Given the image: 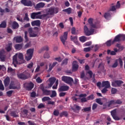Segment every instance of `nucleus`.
Masks as SVG:
<instances>
[{
	"label": "nucleus",
	"instance_id": "1",
	"mask_svg": "<svg viewBox=\"0 0 125 125\" xmlns=\"http://www.w3.org/2000/svg\"><path fill=\"white\" fill-rule=\"evenodd\" d=\"M88 22L90 24L91 28L89 29L86 25H84L83 31L84 34L85 35V36H87V37H89V36H91L94 34V32L95 31L94 29L99 28V25L97 23H93V19L92 18H89L88 20ZM92 28H94V29Z\"/></svg>",
	"mask_w": 125,
	"mask_h": 125
},
{
	"label": "nucleus",
	"instance_id": "2",
	"mask_svg": "<svg viewBox=\"0 0 125 125\" xmlns=\"http://www.w3.org/2000/svg\"><path fill=\"white\" fill-rule=\"evenodd\" d=\"M46 13H48V15H54V14H57L59 12V8L51 7L45 9Z\"/></svg>",
	"mask_w": 125,
	"mask_h": 125
},
{
	"label": "nucleus",
	"instance_id": "3",
	"mask_svg": "<svg viewBox=\"0 0 125 125\" xmlns=\"http://www.w3.org/2000/svg\"><path fill=\"white\" fill-rule=\"evenodd\" d=\"M17 77L19 79L21 80H27V79H29V76H30V74L27 72V71H25L24 72L17 74Z\"/></svg>",
	"mask_w": 125,
	"mask_h": 125
},
{
	"label": "nucleus",
	"instance_id": "4",
	"mask_svg": "<svg viewBox=\"0 0 125 125\" xmlns=\"http://www.w3.org/2000/svg\"><path fill=\"white\" fill-rule=\"evenodd\" d=\"M34 54V49H29L26 51V55L25 56V59L27 61H30L33 57Z\"/></svg>",
	"mask_w": 125,
	"mask_h": 125
},
{
	"label": "nucleus",
	"instance_id": "5",
	"mask_svg": "<svg viewBox=\"0 0 125 125\" xmlns=\"http://www.w3.org/2000/svg\"><path fill=\"white\" fill-rule=\"evenodd\" d=\"M62 81L65 83H68V84H72V83L74 82L73 78L70 77L62 76Z\"/></svg>",
	"mask_w": 125,
	"mask_h": 125
},
{
	"label": "nucleus",
	"instance_id": "6",
	"mask_svg": "<svg viewBox=\"0 0 125 125\" xmlns=\"http://www.w3.org/2000/svg\"><path fill=\"white\" fill-rule=\"evenodd\" d=\"M60 39L63 45H65V42L68 39V32H64L63 35L60 36Z\"/></svg>",
	"mask_w": 125,
	"mask_h": 125
},
{
	"label": "nucleus",
	"instance_id": "7",
	"mask_svg": "<svg viewBox=\"0 0 125 125\" xmlns=\"http://www.w3.org/2000/svg\"><path fill=\"white\" fill-rule=\"evenodd\" d=\"M28 32L29 34L30 38H38L39 37L37 31L33 30L32 28H29L28 29Z\"/></svg>",
	"mask_w": 125,
	"mask_h": 125
},
{
	"label": "nucleus",
	"instance_id": "8",
	"mask_svg": "<svg viewBox=\"0 0 125 125\" xmlns=\"http://www.w3.org/2000/svg\"><path fill=\"white\" fill-rule=\"evenodd\" d=\"M111 115L115 121H120L122 120V117H119L117 116V110L116 109H114L111 111Z\"/></svg>",
	"mask_w": 125,
	"mask_h": 125
},
{
	"label": "nucleus",
	"instance_id": "9",
	"mask_svg": "<svg viewBox=\"0 0 125 125\" xmlns=\"http://www.w3.org/2000/svg\"><path fill=\"white\" fill-rule=\"evenodd\" d=\"M42 14V12H33L30 14L31 19H40V15Z\"/></svg>",
	"mask_w": 125,
	"mask_h": 125
},
{
	"label": "nucleus",
	"instance_id": "10",
	"mask_svg": "<svg viewBox=\"0 0 125 125\" xmlns=\"http://www.w3.org/2000/svg\"><path fill=\"white\" fill-rule=\"evenodd\" d=\"M124 83V82L121 80H115L113 81L111 83V85L114 87H117V86H121V84Z\"/></svg>",
	"mask_w": 125,
	"mask_h": 125
},
{
	"label": "nucleus",
	"instance_id": "11",
	"mask_svg": "<svg viewBox=\"0 0 125 125\" xmlns=\"http://www.w3.org/2000/svg\"><path fill=\"white\" fill-rule=\"evenodd\" d=\"M24 85L26 90H28L29 91H30V90H32V89L34 88V83H33L32 82L29 83H25L24 84Z\"/></svg>",
	"mask_w": 125,
	"mask_h": 125
},
{
	"label": "nucleus",
	"instance_id": "12",
	"mask_svg": "<svg viewBox=\"0 0 125 125\" xmlns=\"http://www.w3.org/2000/svg\"><path fill=\"white\" fill-rule=\"evenodd\" d=\"M71 109L74 113H79L80 111H81L82 107L77 104H74L73 107H71Z\"/></svg>",
	"mask_w": 125,
	"mask_h": 125
},
{
	"label": "nucleus",
	"instance_id": "13",
	"mask_svg": "<svg viewBox=\"0 0 125 125\" xmlns=\"http://www.w3.org/2000/svg\"><path fill=\"white\" fill-rule=\"evenodd\" d=\"M21 3L25 6H33V2L32 1H27V0H21Z\"/></svg>",
	"mask_w": 125,
	"mask_h": 125
},
{
	"label": "nucleus",
	"instance_id": "14",
	"mask_svg": "<svg viewBox=\"0 0 125 125\" xmlns=\"http://www.w3.org/2000/svg\"><path fill=\"white\" fill-rule=\"evenodd\" d=\"M56 81V78H55V77L50 78L49 79V82L50 83L48 84V88L51 87V86L53 85L54 83H55Z\"/></svg>",
	"mask_w": 125,
	"mask_h": 125
},
{
	"label": "nucleus",
	"instance_id": "15",
	"mask_svg": "<svg viewBox=\"0 0 125 125\" xmlns=\"http://www.w3.org/2000/svg\"><path fill=\"white\" fill-rule=\"evenodd\" d=\"M45 5V3L42 2H40L36 4V5L35 7V8L37 10H40V8H43Z\"/></svg>",
	"mask_w": 125,
	"mask_h": 125
},
{
	"label": "nucleus",
	"instance_id": "16",
	"mask_svg": "<svg viewBox=\"0 0 125 125\" xmlns=\"http://www.w3.org/2000/svg\"><path fill=\"white\" fill-rule=\"evenodd\" d=\"M70 87L68 86L62 85H61L60 88H59V91H67L69 90Z\"/></svg>",
	"mask_w": 125,
	"mask_h": 125
},
{
	"label": "nucleus",
	"instance_id": "17",
	"mask_svg": "<svg viewBox=\"0 0 125 125\" xmlns=\"http://www.w3.org/2000/svg\"><path fill=\"white\" fill-rule=\"evenodd\" d=\"M31 25L32 27H35V26H37V27H41V21H33L31 22Z\"/></svg>",
	"mask_w": 125,
	"mask_h": 125
},
{
	"label": "nucleus",
	"instance_id": "18",
	"mask_svg": "<svg viewBox=\"0 0 125 125\" xmlns=\"http://www.w3.org/2000/svg\"><path fill=\"white\" fill-rule=\"evenodd\" d=\"M102 87H105V88H109L111 87L110 82L109 81H104L102 82Z\"/></svg>",
	"mask_w": 125,
	"mask_h": 125
},
{
	"label": "nucleus",
	"instance_id": "19",
	"mask_svg": "<svg viewBox=\"0 0 125 125\" xmlns=\"http://www.w3.org/2000/svg\"><path fill=\"white\" fill-rule=\"evenodd\" d=\"M78 69H79V64H78V62L75 61L72 63V70L73 71H78Z\"/></svg>",
	"mask_w": 125,
	"mask_h": 125
},
{
	"label": "nucleus",
	"instance_id": "20",
	"mask_svg": "<svg viewBox=\"0 0 125 125\" xmlns=\"http://www.w3.org/2000/svg\"><path fill=\"white\" fill-rule=\"evenodd\" d=\"M17 56L18 54H16L13 57V64L14 67H17V64H18V61H17Z\"/></svg>",
	"mask_w": 125,
	"mask_h": 125
},
{
	"label": "nucleus",
	"instance_id": "21",
	"mask_svg": "<svg viewBox=\"0 0 125 125\" xmlns=\"http://www.w3.org/2000/svg\"><path fill=\"white\" fill-rule=\"evenodd\" d=\"M42 90L43 95L48 96L51 94V91L50 90H47L44 88H42Z\"/></svg>",
	"mask_w": 125,
	"mask_h": 125
},
{
	"label": "nucleus",
	"instance_id": "22",
	"mask_svg": "<svg viewBox=\"0 0 125 125\" xmlns=\"http://www.w3.org/2000/svg\"><path fill=\"white\" fill-rule=\"evenodd\" d=\"M5 49L7 52H9L11 50H12V43H8L6 45Z\"/></svg>",
	"mask_w": 125,
	"mask_h": 125
},
{
	"label": "nucleus",
	"instance_id": "23",
	"mask_svg": "<svg viewBox=\"0 0 125 125\" xmlns=\"http://www.w3.org/2000/svg\"><path fill=\"white\" fill-rule=\"evenodd\" d=\"M12 28L14 30L18 29V28H19V24L17 23V22H16L15 21H13V22L12 23Z\"/></svg>",
	"mask_w": 125,
	"mask_h": 125
},
{
	"label": "nucleus",
	"instance_id": "24",
	"mask_svg": "<svg viewBox=\"0 0 125 125\" xmlns=\"http://www.w3.org/2000/svg\"><path fill=\"white\" fill-rule=\"evenodd\" d=\"M121 42V37L120 34H118L115 37L114 40L112 42V43L114 44L115 42Z\"/></svg>",
	"mask_w": 125,
	"mask_h": 125
},
{
	"label": "nucleus",
	"instance_id": "25",
	"mask_svg": "<svg viewBox=\"0 0 125 125\" xmlns=\"http://www.w3.org/2000/svg\"><path fill=\"white\" fill-rule=\"evenodd\" d=\"M104 18L106 20H110L111 18H112V16H111V14H109V13H105L104 15Z\"/></svg>",
	"mask_w": 125,
	"mask_h": 125
},
{
	"label": "nucleus",
	"instance_id": "26",
	"mask_svg": "<svg viewBox=\"0 0 125 125\" xmlns=\"http://www.w3.org/2000/svg\"><path fill=\"white\" fill-rule=\"evenodd\" d=\"M9 83H10V79H9V77H7L4 80V84L5 86H8Z\"/></svg>",
	"mask_w": 125,
	"mask_h": 125
},
{
	"label": "nucleus",
	"instance_id": "27",
	"mask_svg": "<svg viewBox=\"0 0 125 125\" xmlns=\"http://www.w3.org/2000/svg\"><path fill=\"white\" fill-rule=\"evenodd\" d=\"M18 58H19V59H20V60L22 61L21 62V64H23V63H24V57L22 53H20L18 55Z\"/></svg>",
	"mask_w": 125,
	"mask_h": 125
},
{
	"label": "nucleus",
	"instance_id": "28",
	"mask_svg": "<svg viewBox=\"0 0 125 125\" xmlns=\"http://www.w3.org/2000/svg\"><path fill=\"white\" fill-rule=\"evenodd\" d=\"M23 47V44H16L15 45V48L17 50H21Z\"/></svg>",
	"mask_w": 125,
	"mask_h": 125
},
{
	"label": "nucleus",
	"instance_id": "29",
	"mask_svg": "<svg viewBox=\"0 0 125 125\" xmlns=\"http://www.w3.org/2000/svg\"><path fill=\"white\" fill-rule=\"evenodd\" d=\"M15 39L16 40V42H18V43L22 42L23 41V38H22L21 36H17L15 37Z\"/></svg>",
	"mask_w": 125,
	"mask_h": 125
},
{
	"label": "nucleus",
	"instance_id": "30",
	"mask_svg": "<svg viewBox=\"0 0 125 125\" xmlns=\"http://www.w3.org/2000/svg\"><path fill=\"white\" fill-rule=\"evenodd\" d=\"M0 59L2 62H4L5 60V56L3 55V53L1 51H0Z\"/></svg>",
	"mask_w": 125,
	"mask_h": 125
},
{
	"label": "nucleus",
	"instance_id": "31",
	"mask_svg": "<svg viewBox=\"0 0 125 125\" xmlns=\"http://www.w3.org/2000/svg\"><path fill=\"white\" fill-rule=\"evenodd\" d=\"M68 115L69 114H68L67 111H62V113H60V117L62 118V117L64 116L67 118Z\"/></svg>",
	"mask_w": 125,
	"mask_h": 125
},
{
	"label": "nucleus",
	"instance_id": "32",
	"mask_svg": "<svg viewBox=\"0 0 125 125\" xmlns=\"http://www.w3.org/2000/svg\"><path fill=\"white\" fill-rule=\"evenodd\" d=\"M63 12H66L67 14H71L72 12V8L69 7L67 9H65L62 10Z\"/></svg>",
	"mask_w": 125,
	"mask_h": 125
},
{
	"label": "nucleus",
	"instance_id": "33",
	"mask_svg": "<svg viewBox=\"0 0 125 125\" xmlns=\"http://www.w3.org/2000/svg\"><path fill=\"white\" fill-rule=\"evenodd\" d=\"M0 28H6V21H4L0 24Z\"/></svg>",
	"mask_w": 125,
	"mask_h": 125
},
{
	"label": "nucleus",
	"instance_id": "34",
	"mask_svg": "<svg viewBox=\"0 0 125 125\" xmlns=\"http://www.w3.org/2000/svg\"><path fill=\"white\" fill-rule=\"evenodd\" d=\"M52 94L50 95V97L51 98H53L54 97H56L57 96V93H56V91L55 90H52Z\"/></svg>",
	"mask_w": 125,
	"mask_h": 125
},
{
	"label": "nucleus",
	"instance_id": "35",
	"mask_svg": "<svg viewBox=\"0 0 125 125\" xmlns=\"http://www.w3.org/2000/svg\"><path fill=\"white\" fill-rule=\"evenodd\" d=\"M107 53L108 55L110 54L111 55H116V52L114 51H111V50L110 49H108L107 51Z\"/></svg>",
	"mask_w": 125,
	"mask_h": 125
},
{
	"label": "nucleus",
	"instance_id": "36",
	"mask_svg": "<svg viewBox=\"0 0 125 125\" xmlns=\"http://www.w3.org/2000/svg\"><path fill=\"white\" fill-rule=\"evenodd\" d=\"M71 34L72 35H78V32H77L76 28L75 27L71 28Z\"/></svg>",
	"mask_w": 125,
	"mask_h": 125
},
{
	"label": "nucleus",
	"instance_id": "37",
	"mask_svg": "<svg viewBox=\"0 0 125 125\" xmlns=\"http://www.w3.org/2000/svg\"><path fill=\"white\" fill-rule=\"evenodd\" d=\"M83 112H89L91 111V107H85L82 109Z\"/></svg>",
	"mask_w": 125,
	"mask_h": 125
},
{
	"label": "nucleus",
	"instance_id": "38",
	"mask_svg": "<svg viewBox=\"0 0 125 125\" xmlns=\"http://www.w3.org/2000/svg\"><path fill=\"white\" fill-rule=\"evenodd\" d=\"M79 40L80 42H84L86 41V37L85 36H82L79 38Z\"/></svg>",
	"mask_w": 125,
	"mask_h": 125
},
{
	"label": "nucleus",
	"instance_id": "39",
	"mask_svg": "<svg viewBox=\"0 0 125 125\" xmlns=\"http://www.w3.org/2000/svg\"><path fill=\"white\" fill-rule=\"evenodd\" d=\"M115 100H111L108 102H107V107L108 108L111 107V105H112V104H115L114 103Z\"/></svg>",
	"mask_w": 125,
	"mask_h": 125
},
{
	"label": "nucleus",
	"instance_id": "40",
	"mask_svg": "<svg viewBox=\"0 0 125 125\" xmlns=\"http://www.w3.org/2000/svg\"><path fill=\"white\" fill-rule=\"evenodd\" d=\"M9 89H16L17 88V86H14L12 83H11L9 85Z\"/></svg>",
	"mask_w": 125,
	"mask_h": 125
},
{
	"label": "nucleus",
	"instance_id": "41",
	"mask_svg": "<svg viewBox=\"0 0 125 125\" xmlns=\"http://www.w3.org/2000/svg\"><path fill=\"white\" fill-rule=\"evenodd\" d=\"M23 20H24V21H27V22H29V21H30V19L29 18V17H28V13L25 14V16L23 18Z\"/></svg>",
	"mask_w": 125,
	"mask_h": 125
},
{
	"label": "nucleus",
	"instance_id": "42",
	"mask_svg": "<svg viewBox=\"0 0 125 125\" xmlns=\"http://www.w3.org/2000/svg\"><path fill=\"white\" fill-rule=\"evenodd\" d=\"M50 98L49 97H44L42 98V102H45V101H48L50 100Z\"/></svg>",
	"mask_w": 125,
	"mask_h": 125
},
{
	"label": "nucleus",
	"instance_id": "43",
	"mask_svg": "<svg viewBox=\"0 0 125 125\" xmlns=\"http://www.w3.org/2000/svg\"><path fill=\"white\" fill-rule=\"evenodd\" d=\"M57 86H58V80H56L55 84L53 86V89H57Z\"/></svg>",
	"mask_w": 125,
	"mask_h": 125
},
{
	"label": "nucleus",
	"instance_id": "44",
	"mask_svg": "<svg viewBox=\"0 0 125 125\" xmlns=\"http://www.w3.org/2000/svg\"><path fill=\"white\" fill-rule=\"evenodd\" d=\"M69 59H68L67 58L65 59L62 62V65H67V64H68V61Z\"/></svg>",
	"mask_w": 125,
	"mask_h": 125
},
{
	"label": "nucleus",
	"instance_id": "45",
	"mask_svg": "<svg viewBox=\"0 0 125 125\" xmlns=\"http://www.w3.org/2000/svg\"><path fill=\"white\" fill-rule=\"evenodd\" d=\"M94 99V95L91 94L87 97V100H93Z\"/></svg>",
	"mask_w": 125,
	"mask_h": 125
},
{
	"label": "nucleus",
	"instance_id": "46",
	"mask_svg": "<svg viewBox=\"0 0 125 125\" xmlns=\"http://www.w3.org/2000/svg\"><path fill=\"white\" fill-rule=\"evenodd\" d=\"M47 15H48V14L47 13L43 15H39V19H42V18H45V17H46Z\"/></svg>",
	"mask_w": 125,
	"mask_h": 125
},
{
	"label": "nucleus",
	"instance_id": "47",
	"mask_svg": "<svg viewBox=\"0 0 125 125\" xmlns=\"http://www.w3.org/2000/svg\"><path fill=\"white\" fill-rule=\"evenodd\" d=\"M11 116L13 117V118H17L18 117V115L16 114V113L14 111L11 112Z\"/></svg>",
	"mask_w": 125,
	"mask_h": 125
},
{
	"label": "nucleus",
	"instance_id": "48",
	"mask_svg": "<svg viewBox=\"0 0 125 125\" xmlns=\"http://www.w3.org/2000/svg\"><path fill=\"white\" fill-rule=\"evenodd\" d=\"M105 44L106 45V46H111V44H113L112 43V41L111 40H108L105 42Z\"/></svg>",
	"mask_w": 125,
	"mask_h": 125
},
{
	"label": "nucleus",
	"instance_id": "49",
	"mask_svg": "<svg viewBox=\"0 0 125 125\" xmlns=\"http://www.w3.org/2000/svg\"><path fill=\"white\" fill-rule=\"evenodd\" d=\"M59 114H60V112H59V110H55L53 112L54 116H56L57 117L59 116Z\"/></svg>",
	"mask_w": 125,
	"mask_h": 125
},
{
	"label": "nucleus",
	"instance_id": "50",
	"mask_svg": "<svg viewBox=\"0 0 125 125\" xmlns=\"http://www.w3.org/2000/svg\"><path fill=\"white\" fill-rule=\"evenodd\" d=\"M13 90H9L8 91L6 92V94L7 95V96H8L9 97H10V96H11V95H12V93H13Z\"/></svg>",
	"mask_w": 125,
	"mask_h": 125
},
{
	"label": "nucleus",
	"instance_id": "51",
	"mask_svg": "<svg viewBox=\"0 0 125 125\" xmlns=\"http://www.w3.org/2000/svg\"><path fill=\"white\" fill-rule=\"evenodd\" d=\"M13 72H15V71L14 70V69H13L12 67H8V69H7V72L8 73H12Z\"/></svg>",
	"mask_w": 125,
	"mask_h": 125
},
{
	"label": "nucleus",
	"instance_id": "52",
	"mask_svg": "<svg viewBox=\"0 0 125 125\" xmlns=\"http://www.w3.org/2000/svg\"><path fill=\"white\" fill-rule=\"evenodd\" d=\"M120 42H121V41H125V35L120 34Z\"/></svg>",
	"mask_w": 125,
	"mask_h": 125
},
{
	"label": "nucleus",
	"instance_id": "53",
	"mask_svg": "<svg viewBox=\"0 0 125 125\" xmlns=\"http://www.w3.org/2000/svg\"><path fill=\"white\" fill-rule=\"evenodd\" d=\"M96 102L98 103V104H100V105H102L103 103L101 102V99L98 98L96 99Z\"/></svg>",
	"mask_w": 125,
	"mask_h": 125
},
{
	"label": "nucleus",
	"instance_id": "54",
	"mask_svg": "<svg viewBox=\"0 0 125 125\" xmlns=\"http://www.w3.org/2000/svg\"><path fill=\"white\" fill-rule=\"evenodd\" d=\"M123 102L121 100H114V104H122Z\"/></svg>",
	"mask_w": 125,
	"mask_h": 125
},
{
	"label": "nucleus",
	"instance_id": "55",
	"mask_svg": "<svg viewBox=\"0 0 125 125\" xmlns=\"http://www.w3.org/2000/svg\"><path fill=\"white\" fill-rule=\"evenodd\" d=\"M116 47L119 48V49H121V50H123V49H124V46L121 45V44L117 43L116 44Z\"/></svg>",
	"mask_w": 125,
	"mask_h": 125
},
{
	"label": "nucleus",
	"instance_id": "56",
	"mask_svg": "<svg viewBox=\"0 0 125 125\" xmlns=\"http://www.w3.org/2000/svg\"><path fill=\"white\" fill-rule=\"evenodd\" d=\"M91 48L90 47H85L84 48L83 50L85 51V52H89L90 51Z\"/></svg>",
	"mask_w": 125,
	"mask_h": 125
},
{
	"label": "nucleus",
	"instance_id": "57",
	"mask_svg": "<svg viewBox=\"0 0 125 125\" xmlns=\"http://www.w3.org/2000/svg\"><path fill=\"white\" fill-rule=\"evenodd\" d=\"M87 74H88L90 78L91 79V78H92V76L93 75V73H92V71L91 70H89L87 72Z\"/></svg>",
	"mask_w": 125,
	"mask_h": 125
},
{
	"label": "nucleus",
	"instance_id": "58",
	"mask_svg": "<svg viewBox=\"0 0 125 125\" xmlns=\"http://www.w3.org/2000/svg\"><path fill=\"white\" fill-rule=\"evenodd\" d=\"M28 125H36V123L34 121H28L27 122Z\"/></svg>",
	"mask_w": 125,
	"mask_h": 125
},
{
	"label": "nucleus",
	"instance_id": "59",
	"mask_svg": "<svg viewBox=\"0 0 125 125\" xmlns=\"http://www.w3.org/2000/svg\"><path fill=\"white\" fill-rule=\"evenodd\" d=\"M22 115H24V116H27L28 115V110L24 109L23 110L22 112Z\"/></svg>",
	"mask_w": 125,
	"mask_h": 125
},
{
	"label": "nucleus",
	"instance_id": "60",
	"mask_svg": "<svg viewBox=\"0 0 125 125\" xmlns=\"http://www.w3.org/2000/svg\"><path fill=\"white\" fill-rule=\"evenodd\" d=\"M33 65L34 63L31 62L30 63L28 64V65H27V68H28V69H32V68H33Z\"/></svg>",
	"mask_w": 125,
	"mask_h": 125
},
{
	"label": "nucleus",
	"instance_id": "61",
	"mask_svg": "<svg viewBox=\"0 0 125 125\" xmlns=\"http://www.w3.org/2000/svg\"><path fill=\"white\" fill-rule=\"evenodd\" d=\"M117 67H118V61H116L112 65V68H117Z\"/></svg>",
	"mask_w": 125,
	"mask_h": 125
},
{
	"label": "nucleus",
	"instance_id": "62",
	"mask_svg": "<svg viewBox=\"0 0 125 125\" xmlns=\"http://www.w3.org/2000/svg\"><path fill=\"white\" fill-rule=\"evenodd\" d=\"M117 93V89L112 88L111 89V93L112 94H115V93Z\"/></svg>",
	"mask_w": 125,
	"mask_h": 125
},
{
	"label": "nucleus",
	"instance_id": "63",
	"mask_svg": "<svg viewBox=\"0 0 125 125\" xmlns=\"http://www.w3.org/2000/svg\"><path fill=\"white\" fill-rule=\"evenodd\" d=\"M42 50H46V51H48V50H49L48 46H45L43 47L42 48Z\"/></svg>",
	"mask_w": 125,
	"mask_h": 125
},
{
	"label": "nucleus",
	"instance_id": "64",
	"mask_svg": "<svg viewBox=\"0 0 125 125\" xmlns=\"http://www.w3.org/2000/svg\"><path fill=\"white\" fill-rule=\"evenodd\" d=\"M96 108H97V104H93L92 107V110H95V109H96Z\"/></svg>",
	"mask_w": 125,
	"mask_h": 125
}]
</instances>
